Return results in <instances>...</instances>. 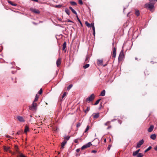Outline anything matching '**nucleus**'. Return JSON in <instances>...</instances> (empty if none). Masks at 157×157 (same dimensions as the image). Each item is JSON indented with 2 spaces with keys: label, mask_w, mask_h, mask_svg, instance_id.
<instances>
[{
  "label": "nucleus",
  "mask_w": 157,
  "mask_h": 157,
  "mask_svg": "<svg viewBox=\"0 0 157 157\" xmlns=\"http://www.w3.org/2000/svg\"><path fill=\"white\" fill-rule=\"evenodd\" d=\"M39 98V96L37 94H36L35 96V99L34 101V102H36L38 100V98Z\"/></svg>",
  "instance_id": "24"
},
{
  "label": "nucleus",
  "mask_w": 157,
  "mask_h": 157,
  "mask_svg": "<svg viewBox=\"0 0 157 157\" xmlns=\"http://www.w3.org/2000/svg\"><path fill=\"white\" fill-rule=\"evenodd\" d=\"M110 147L109 146L108 147V150H109L110 149Z\"/></svg>",
  "instance_id": "59"
},
{
  "label": "nucleus",
  "mask_w": 157,
  "mask_h": 157,
  "mask_svg": "<svg viewBox=\"0 0 157 157\" xmlns=\"http://www.w3.org/2000/svg\"><path fill=\"white\" fill-rule=\"evenodd\" d=\"M138 153H139L136 151L133 152V155L134 156H136V155H137Z\"/></svg>",
  "instance_id": "31"
},
{
  "label": "nucleus",
  "mask_w": 157,
  "mask_h": 157,
  "mask_svg": "<svg viewBox=\"0 0 157 157\" xmlns=\"http://www.w3.org/2000/svg\"><path fill=\"white\" fill-rule=\"evenodd\" d=\"M92 145L91 143L90 142H89L87 144L83 145L81 147V149L82 150H84V149L90 147Z\"/></svg>",
  "instance_id": "4"
},
{
  "label": "nucleus",
  "mask_w": 157,
  "mask_h": 157,
  "mask_svg": "<svg viewBox=\"0 0 157 157\" xmlns=\"http://www.w3.org/2000/svg\"><path fill=\"white\" fill-rule=\"evenodd\" d=\"M17 118L18 120L21 122H24L25 121L23 117L21 116H18L17 117Z\"/></svg>",
  "instance_id": "10"
},
{
  "label": "nucleus",
  "mask_w": 157,
  "mask_h": 157,
  "mask_svg": "<svg viewBox=\"0 0 157 157\" xmlns=\"http://www.w3.org/2000/svg\"><path fill=\"white\" fill-rule=\"evenodd\" d=\"M129 13H128V14H127V16H128V14H129Z\"/></svg>",
  "instance_id": "62"
},
{
  "label": "nucleus",
  "mask_w": 157,
  "mask_h": 157,
  "mask_svg": "<svg viewBox=\"0 0 157 157\" xmlns=\"http://www.w3.org/2000/svg\"><path fill=\"white\" fill-rule=\"evenodd\" d=\"M143 155L141 153H139L137 155V157H143Z\"/></svg>",
  "instance_id": "34"
},
{
  "label": "nucleus",
  "mask_w": 157,
  "mask_h": 157,
  "mask_svg": "<svg viewBox=\"0 0 157 157\" xmlns=\"http://www.w3.org/2000/svg\"><path fill=\"white\" fill-rule=\"evenodd\" d=\"M110 121H108L105 124V125H106V126L108 125H109V124H110Z\"/></svg>",
  "instance_id": "42"
},
{
  "label": "nucleus",
  "mask_w": 157,
  "mask_h": 157,
  "mask_svg": "<svg viewBox=\"0 0 157 157\" xmlns=\"http://www.w3.org/2000/svg\"><path fill=\"white\" fill-rule=\"evenodd\" d=\"M12 73L13 74L14 73V72L13 71H12Z\"/></svg>",
  "instance_id": "61"
},
{
  "label": "nucleus",
  "mask_w": 157,
  "mask_h": 157,
  "mask_svg": "<svg viewBox=\"0 0 157 157\" xmlns=\"http://www.w3.org/2000/svg\"><path fill=\"white\" fill-rule=\"evenodd\" d=\"M154 149L157 151V145L154 148Z\"/></svg>",
  "instance_id": "52"
},
{
  "label": "nucleus",
  "mask_w": 157,
  "mask_h": 157,
  "mask_svg": "<svg viewBox=\"0 0 157 157\" xmlns=\"http://www.w3.org/2000/svg\"><path fill=\"white\" fill-rule=\"evenodd\" d=\"M8 2L10 4H11L12 3V2H11L10 1H9Z\"/></svg>",
  "instance_id": "53"
},
{
  "label": "nucleus",
  "mask_w": 157,
  "mask_h": 157,
  "mask_svg": "<svg viewBox=\"0 0 157 157\" xmlns=\"http://www.w3.org/2000/svg\"><path fill=\"white\" fill-rule=\"evenodd\" d=\"M66 47V42H65L63 44V48L62 50H64L65 48Z\"/></svg>",
  "instance_id": "21"
},
{
  "label": "nucleus",
  "mask_w": 157,
  "mask_h": 157,
  "mask_svg": "<svg viewBox=\"0 0 157 157\" xmlns=\"http://www.w3.org/2000/svg\"><path fill=\"white\" fill-rule=\"evenodd\" d=\"M116 49L115 47L113 48V53L112 54V57L115 58L116 55Z\"/></svg>",
  "instance_id": "11"
},
{
  "label": "nucleus",
  "mask_w": 157,
  "mask_h": 157,
  "mask_svg": "<svg viewBox=\"0 0 157 157\" xmlns=\"http://www.w3.org/2000/svg\"><path fill=\"white\" fill-rule=\"evenodd\" d=\"M3 148L5 151H9L10 152V147H9L4 146L3 147Z\"/></svg>",
  "instance_id": "16"
},
{
  "label": "nucleus",
  "mask_w": 157,
  "mask_h": 157,
  "mask_svg": "<svg viewBox=\"0 0 157 157\" xmlns=\"http://www.w3.org/2000/svg\"><path fill=\"white\" fill-rule=\"evenodd\" d=\"M65 11L68 15H70V13L69 10L67 8L65 9Z\"/></svg>",
  "instance_id": "26"
},
{
  "label": "nucleus",
  "mask_w": 157,
  "mask_h": 157,
  "mask_svg": "<svg viewBox=\"0 0 157 157\" xmlns=\"http://www.w3.org/2000/svg\"><path fill=\"white\" fill-rule=\"evenodd\" d=\"M67 21L68 22H73L72 21H71L70 19H68L67 20Z\"/></svg>",
  "instance_id": "47"
},
{
  "label": "nucleus",
  "mask_w": 157,
  "mask_h": 157,
  "mask_svg": "<svg viewBox=\"0 0 157 157\" xmlns=\"http://www.w3.org/2000/svg\"><path fill=\"white\" fill-rule=\"evenodd\" d=\"M11 5L13 6H16L17 5V4H13V3Z\"/></svg>",
  "instance_id": "46"
},
{
  "label": "nucleus",
  "mask_w": 157,
  "mask_h": 157,
  "mask_svg": "<svg viewBox=\"0 0 157 157\" xmlns=\"http://www.w3.org/2000/svg\"><path fill=\"white\" fill-rule=\"evenodd\" d=\"M29 131V127L27 125L25 126V129L24 130L25 133H27V132Z\"/></svg>",
  "instance_id": "19"
},
{
  "label": "nucleus",
  "mask_w": 157,
  "mask_h": 157,
  "mask_svg": "<svg viewBox=\"0 0 157 157\" xmlns=\"http://www.w3.org/2000/svg\"><path fill=\"white\" fill-rule=\"evenodd\" d=\"M135 14L137 16H138L140 15V13L139 11L138 10H136L135 11Z\"/></svg>",
  "instance_id": "32"
},
{
  "label": "nucleus",
  "mask_w": 157,
  "mask_h": 157,
  "mask_svg": "<svg viewBox=\"0 0 157 157\" xmlns=\"http://www.w3.org/2000/svg\"><path fill=\"white\" fill-rule=\"evenodd\" d=\"M80 151V149L79 148H78V149H77L76 150V152H79Z\"/></svg>",
  "instance_id": "45"
},
{
  "label": "nucleus",
  "mask_w": 157,
  "mask_h": 157,
  "mask_svg": "<svg viewBox=\"0 0 157 157\" xmlns=\"http://www.w3.org/2000/svg\"><path fill=\"white\" fill-rule=\"evenodd\" d=\"M145 7L151 10L153 9L154 7V5L151 3H147L145 5Z\"/></svg>",
  "instance_id": "2"
},
{
  "label": "nucleus",
  "mask_w": 157,
  "mask_h": 157,
  "mask_svg": "<svg viewBox=\"0 0 157 157\" xmlns=\"http://www.w3.org/2000/svg\"><path fill=\"white\" fill-rule=\"evenodd\" d=\"M73 85L72 84H70L67 87V90H69L72 87Z\"/></svg>",
  "instance_id": "38"
},
{
  "label": "nucleus",
  "mask_w": 157,
  "mask_h": 157,
  "mask_svg": "<svg viewBox=\"0 0 157 157\" xmlns=\"http://www.w3.org/2000/svg\"><path fill=\"white\" fill-rule=\"evenodd\" d=\"M42 89H40L39 90V91L38 92V93L40 94H41L42 93Z\"/></svg>",
  "instance_id": "43"
},
{
  "label": "nucleus",
  "mask_w": 157,
  "mask_h": 157,
  "mask_svg": "<svg viewBox=\"0 0 157 157\" xmlns=\"http://www.w3.org/2000/svg\"><path fill=\"white\" fill-rule=\"evenodd\" d=\"M103 62V60L101 59H98V65H101L103 66V67L105 66H106L107 64V63L105 64V65H103L102 64Z\"/></svg>",
  "instance_id": "6"
},
{
  "label": "nucleus",
  "mask_w": 157,
  "mask_h": 157,
  "mask_svg": "<svg viewBox=\"0 0 157 157\" xmlns=\"http://www.w3.org/2000/svg\"><path fill=\"white\" fill-rule=\"evenodd\" d=\"M67 94V93L66 92H65L63 93V95H62V98L63 99L66 95Z\"/></svg>",
  "instance_id": "40"
},
{
  "label": "nucleus",
  "mask_w": 157,
  "mask_h": 157,
  "mask_svg": "<svg viewBox=\"0 0 157 157\" xmlns=\"http://www.w3.org/2000/svg\"><path fill=\"white\" fill-rule=\"evenodd\" d=\"M111 128V126H109L107 128V129H109L110 128Z\"/></svg>",
  "instance_id": "50"
},
{
  "label": "nucleus",
  "mask_w": 157,
  "mask_h": 157,
  "mask_svg": "<svg viewBox=\"0 0 157 157\" xmlns=\"http://www.w3.org/2000/svg\"><path fill=\"white\" fill-rule=\"evenodd\" d=\"M100 100H101V99H99L98 100L96 101V102H95V103L94 104V105H98L99 103Z\"/></svg>",
  "instance_id": "35"
},
{
  "label": "nucleus",
  "mask_w": 157,
  "mask_h": 157,
  "mask_svg": "<svg viewBox=\"0 0 157 157\" xmlns=\"http://www.w3.org/2000/svg\"><path fill=\"white\" fill-rule=\"evenodd\" d=\"M135 59H136V60H137V58H135Z\"/></svg>",
  "instance_id": "63"
},
{
  "label": "nucleus",
  "mask_w": 157,
  "mask_h": 157,
  "mask_svg": "<svg viewBox=\"0 0 157 157\" xmlns=\"http://www.w3.org/2000/svg\"><path fill=\"white\" fill-rule=\"evenodd\" d=\"M6 137L7 138H10V136L8 135H7L6 136Z\"/></svg>",
  "instance_id": "58"
},
{
  "label": "nucleus",
  "mask_w": 157,
  "mask_h": 157,
  "mask_svg": "<svg viewBox=\"0 0 157 157\" xmlns=\"http://www.w3.org/2000/svg\"><path fill=\"white\" fill-rule=\"evenodd\" d=\"M74 142L76 143H77L78 142V140L77 139H75V141H74Z\"/></svg>",
  "instance_id": "51"
},
{
  "label": "nucleus",
  "mask_w": 157,
  "mask_h": 157,
  "mask_svg": "<svg viewBox=\"0 0 157 157\" xmlns=\"http://www.w3.org/2000/svg\"><path fill=\"white\" fill-rule=\"evenodd\" d=\"M67 142V141H66L65 140H64L62 142L61 144V148L62 149L64 148V146Z\"/></svg>",
  "instance_id": "14"
},
{
  "label": "nucleus",
  "mask_w": 157,
  "mask_h": 157,
  "mask_svg": "<svg viewBox=\"0 0 157 157\" xmlns=\"http://www.w3.org/2000/svg\"><path fill=\"white\" fill-rule=\"evenodd\" d=\"M37 107V104L36 103H34L33 102L32 106H29V109L30 110H35L36 109Z\"/></svg>",
  "instance_id": "3"
},
{
  "label": "nucleus",
  "mask_w": 157,
  "mask_h": 157,
  "mask_svg": "<svg viewBox=\"0 0 157 157\" xmlns=\"http://www.w3.org/2000/svg\"><path fill=\"white\" fill-rule=\"evenodd\" d=\"M76 16V17L77 18V20H78V21H79V22L80 23L81 26L82 27V24L81 22V21H80V20L79 19V18L78 17V16L77 15Z\"/></svg>",
  "instance_id": "28"
},
{
  "label": "nucleus",
  "mask_w": 157,
  "mask_h": 157,
  "mask_svg": "<svg viewBox=\"0 0 157 157\" xmlns=\"http://www.w3.org/2000/svg\"><path fill=\"white\" fill-rule=\"evenodd\" d=\"M140 149H139L136 151H137L139 153V152L140 151Z\"/></svg>",
  "instance_id": "57"
},
{
  "label": "nucleus",
  "mask_w": 157,
  "mask_h": 157,
  "mask_svg": "<svg viewBox=\"0 0 157 157\" xmlns=\"http://www.w3.org/2000/svg\"><path fill=\"white\" fill-rule=\"evenodd\" d=\"M144 142V140L143 139L140 140L137 144L136 148H138L140 147L143 144Z\"/></svg>",
  "instance_id": "7"
},
{
  "label": "nucleus",
  "mask_w": 157,
  "mask_h": 157,
  "mask_svg": "<svg viewBox=\"0 0 157 157\" xmlns=\"http://www.w3.org/2000/svg\"><path fill=\"white\" fill-rule=\"evenodd\" d=\"M123 56H124L123 52V51L122 50L120 54H119V57H118V59H119L120 60H121L123 57Z\"/></svg>",
  "instance_id": "9"
},
{
  "label": "nucleus",
  "mask_w": 157,
  "mask_h": 157,
  "mask_svg": "<svg viewBox=\"0 0 157 157\" xmlns=\"http://www.w3.org/2000/svg\"><path fill=\"white\" fill-rule=\"evenodd\" d=\"M93 31V34L94 35V36H95V27L94 26H93V28H92Z\"/></svg>",
  "instance_id": "36"
},
{
  "label": "nucleus",
  "mask_w": 157,
  "mask_h": 157,
  "mask_svg": "<svg viewBox=\"0 0 157 157\" xmlns=\"http://www.w3.org/2000/svg\"><path fill=\"white\" fill-rule=\"evenodd\" d=\"M30 10L32 12L36 14H39L40 13V11L38 9L31 8H30Z\"/></svg>",
  "instance_id": "5"
},
{
  "label": "nucleus",
  "mask_w": 157,
  "mask_h": 157,
  "mask_svg": "<svg viewBox=\"0 0 157 157\" xmlns=\"http://www.w3.org/2000/svg\"><path fill=\"white\" fill-rule=\"evenodd\" d=\"M18 154L19 155V157H26L25 155H23L22 153H20L19 152H18Z\"/></svg>",
  "instance_id": "27"
},
{
  "label": "nucleus",
  "mask_w": 157,
  "mask_h": 157,
  "mask_svg": "<svg viewBox=\"0 0 157 157\" xmlns=\"http://www.w3.org/2000/svg\"><path fill=\"white\" fill-rule=\"evenodd\" d=\"M116 120L115 119H113V120H111V122H113V121H114Z\"/></svg>",
  "instance_id": "54"
},
{
  "label": "nucleus",
  "mask_w": 157,
  "mask_h": 157,
  "mask_svg": "<svg viewBox=\"0 0 157 157\" xmlns=\"http://www.w3.org/2000/svg\"><path fill=\"white\" fill-rule=\"evenodd\" d=\"M70 3L71 5L73 6H75L77 5V3L74 1H71Z\"/></svg>",
  "instance_id": "22"
},
{
  "label": "nucleus",
  "mask_w": 157,
  "mask_h": 157,
  "mask_svg": "<svg viewBox=\"0 0 157 157\" xmlns=\"http://www.w3.org/2000/svg\"><path fill=\"white\" fill-rule=\"evenodd\" d=\"M89 128H90V127L88 125L87 126L86 128V129H85V131L84 132H87L88 131V130L89 129Z\"/></svg>",
  "instance_id": "39"
},
{
  "label": "nucleus",
  "mask_w": 157,
  "mask_h": 157,
  "mask_svg": "<svg viewBox=\"0 0 157 157\" xmlns=\"http://www.w3.org/2000/svg\"><path fill=\"white\" fill-rule=\"evenodd\" d=\"M90 107H87L86 109L84 111L85 113H86L90 110Z\"/></svg>",
  "instance_id": "30"
},
{
  "label": "nucleus",
  "mask_w": 157,
  "mask_h": 157,
  "mask_svg": "<svg viewBox=\"0 0 157 157\" xmlns=\"http://www.w3.org/2000/svg\"><path fill=\"white\" fill-rule=\"evenodd\" d=\"M78 2L81 5H82L83 4L82 0H78Z\"/></svg>",
  "instance_id": "41"
},
{
  "label": "nucleus",
  "mask_w": 157,
  "mask_h": 157,
  "mask_svg": "<svg viewBox=\"0 0 157 157\" xmlns=\"http://www.w3.org/2000/svg\"><path fill=\"white\" fill-rule=\"evenodd\" d=\"M54 7L56 8H61L62 7V5H56Z\"/></svg>",
  "instance_id": "37"
},
{
  "label": "nucleus",
  "mask_w": 157,
  "mask_h": 157,
  "mask_svg": "<svg viewBox=\"0 0 157 157\" xmlns=\"http://www.w3.org/2000/svg\"><path fill=\"white\" fill-rule=\"evenodd\" d=\"M90 58L89 56L88 55H87L86 56V59L85 60V63H87L89 61V59Z\"/></svg>",
  "instance_id": "17"
},
{
  "label": "nucleus",
  "mask_w": 157,
  "mask_h": 157,
  "mask_svg": "<svg viewBox=\"0 0 157 157\" xmlns=\"http://www.w3.org/2000/svg\"><path fill=\"white\" fill-rule=\"evenodd\" d=\"M95 96L94 94H92L90 97L87 98L86 99V101L87 102H89L90 101H92L94 99Z\"/></svg>",
  "instance_id": "1"
},
{
  "label": "nucleus",
  "mask_w": 157,
  "mask_h": 157,
  "mask_svg": "<svg viewBox=\"0 0 157 157\" xmlns=\"http://www.w3.org/2000/svg\"><path fill=\"white\" fill-rule=\"evenodd\" d=\"M154 126L153 125H151L150 126L149 128L148 129L147 131L149 132H151L154 128Z\"/></svg>",
  "instance_id": "13"
},
{
  "label": "nucleus",
  "mask_w": 157,
  "mask_h": 157,
  "mask_svg": "<svg viewBox=\"0 0 157 157\" xmlns=\"http://www.w3.org/2000/svg\"><path fill=\"white\" fill-rule=\"evenodd\" d=\"M90 66V65L89 64H86L85 65L83 66V67L84 69H86L88 67Z\"/></svg>",
  "instance_id": "29"
},
{
  "label": "nucleus",
  "mask_w": 157,
  "mask_h": 157,
  "mask_svg": "<svg viewBox=\"0 0 157 157\" xmlns=\"http://www.w3.org/2000/svg\"><path fill=\"white\" fill-rule=\"evenodd\" d=\"M151 146H149L147 148L146 150H145L144 151V152H146L149 150H150L151 149Z\"/></svg>",
  "instance_id": "33"
},
{
  "label": "nucleus",
  "mask_w": 157,
  "mask_h": 157,
  "mask_svg": "<svg viewBox=\"0 0 157 157\" xmlns=\"http://www.w3.org/2000/svg\"><path fill=\"white\" fill-rule=\"evenodd\" d=\"M97 152V151H96V150H92V153H96V152Z\"/></svg>",
  "instance_id": "49"
},
{
  "label": "nucleus",
  "mask_w": 157,
  "mask_h": 157,
  "mask_svg": "<svg viewBox=\"0 0 157 157\" xmlns=\"http://www.w3.org/2000/svg\"><path fill=\"white\" fill-rule=\"evenodd\" d=\"M61 63V59L60 58H59L56 61V65L57 67H59Z\"/></svg>",
  "instance_id": "12"
},
{
  "label": "nucleus",
  "mask_w": 157,
  "mask_h": 157,
  "mask_svg": "<svg viewBox=\"0 0 157 157\" xmlns=\"http://www.w3.org/2000/svg\"><path fill=\"white\" fill-rule=\"evenodd\" d=\"M81 125V123H78V124H77V125H76V126L77 127H79V126H80Z\"/></svg>",
  "instance_id": "44"
},
{
  "label": "nucleus",
  "mask_w": 157,
  "mask_h": 157,
  "mask_svg": "<svg viewBox=\"0 0 157 157\" xmlns=\"http://www.w3.org/2000/svg\"><path fill=\"white\" fill-rule=\"evenodd\" d=\"M105 90H103L101 92V94H100V95L102 96H104L105 95Z\"/></svg>",
  "instance_id": "23"
},
{
  "label": "nucleus",
  "mask_w": 157,
  "mask_h": 157,
  "mask_svg": "<svg viewBox=\"0 0 157 157\" xmlns=\"http://www.w3.org/2000/svg\"><path fill=\"white\" fill-rule=\"evenodd\" d=\"M80 155V154H76V156H79V155Z\"/></svg>",
  "instance_id": "55"
},
{
  "label": "nucleus",
  "mask_w": 157,
  "mask_h": 157,
  "mask_svg": "<svg viewBox=\"0 0 157 157\" xmlns=\"http://www.w3.org/2000/svg\"><path fill=\"white\" fill-rule=\"evenodd\" d=\"M85 24L88 27H91L92 29L93 28V26H94V23H91L90 24L87 21L85 22Z\"/></svg>",
  "instance_id": "8"
},
{
  "label": "nucleus",
  "mask_w": 157,
  "mask_h": 157,
  "mask_svg": "<svg viewBox=\"0 0 157 157\" xmlns=\"http://www.w3.org/2000/svg\"><path fill=\"white\" fill-rule=\"evenodd\" d=\"M69 8L71 10L72 12L74 13L75 14L76 16L77 15V13L76 12L74 9H73V8L69 6Z\"/></svg>",
  "instance_id": "15"
},
{
  "label": "nucleus",
  "mask_w": 157,
  "mask_h": 157,
  "mask_svg": "<svg viewBox=\"0 0 157 157\" xmlns=\"http://www.w3.org/2000/svg\"><path fill=\"white\" fill-rule=\"evenodd\" d=\"M21 131H19V132H17V135H19L21 133Z\"/></svg>",
  "instance_id": "48"
},
{
  "label": "nucleus",
  "mask_w": 157,
  "mask_h": 157,
  "mask_svg": "<svg viewBox=\"0 0 157 157\" xmlns=\"http://www.w3.org/2000/svg\"><path fill=\"white\" fill-rule=\"evenodd\" d=\"M104 142H106V139H105L104 140Z\"/></svg>",
  "instance_id": "60"
},
{
  "label": "nucleus",
  "mask_w": 157,
  "mask_h": 157,
  "mask_svg": "<svg viewBox=\"0 0 157 157\" xmlns=\"http://www.w3.org/2000/svg\"><path fill=\"white\" fill-rule=\"evenodd\" d=\"M70 137L69 136H65L64 137V140L67 141L69 139Z\"/></svg>",
  "instance_id": "25"
},
{
  "label": "nucleus",
  "mask_w": 157,
  "mask_h": 157,
  "mask_svg": "<svg viewBox=\"0 0 157 157\" xmlns=\"http://www.w3.org/2000/svg\"><path fill=\"white\" fill-rule=\"evenodd\" d=\"M92 115L93 116V118L94 119L97 118L99 116V113H96L94 114H93Z\"/></svg>",
  "instance_id": "18"
},
{
  "label": "nucleus",
  "mask_w": 157,
  "mask_h": 157,
  "mask_svg": "<svg viewBox=\"0 0 157 157\" xmlns=\"http://www.w3.org/2000/svg\"><path fill=\"white\" fill-rule=\"evenodd\" d=\"M118 122H119L120 124H121V122L120 120H118Z\"/></svg>",
  "instance_id": "56"
},
{
  "label": "nucleus",
  "mask_w": 157,
  "mask_h": 157,
  "mask_svg": "<svg viewBox=\"0 0 157 157\" xmlns=\"http://www.w3.org/2000/svg\"><path fill=\"white\" fill-rule=\"evenodd\" d=\"M150 138L153 140H155L156 138V136L155 134H152L151 135Z\"/></svg>",
  "instance_id": "20"
}]
</instances>
